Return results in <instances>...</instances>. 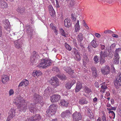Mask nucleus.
<instances>
[{"mask_svg": "<svg viewBox=\"0 0 121 121\" xmlns=\"http://www.w3.org/2000/svg\"><path fill=\"white\" fill-rule=\"evenodd\" d=\"M114 83L116 86H121V73L118 76L117 78L114 82Z\"/></svg>", "mask_w": 121, "mask_h": 121, "instance_id": "2eb2a0df", "label": "nucleus"}, {"mask_svg": "<svg viewBox=\"0 0 121 121\" xmlns=\"http://www.w3.org/2000/svg\"><path fill=\"white\" fill-rule=\"evenodd\" d=\"M51 64L50 60L43 59L41 60V63L39 64L37 67L40 68L46 69L50 66Z\"/></svg>", "mask_w": 121, "mask_h": 121, "instance_id": "f03ea898", "label": "nucleus"}, {"mask_svg": "<svg viewBox=\"0 0 121 121\" xmlns=\"http://www.w3.org/2000/svg\"><path fill=\"white\" fill-rule=\"evenodd\" d=\"M60 103L62 106L65 107L68 106L69 104L68 102L64 99L62 100L60 102Z\"/></svg>", "mask_w": 121, "mask_h": 121, "instance_id": "bb28decb", "label": "nucleus"}, {"mask_svg": "<svg viewBox=\"0 0 121 121\" xmlns=\"http://www.w3.org/2000/svg\"><path fill=\"white\" fill-rule=\"evenodd\" d=\"M39 55L35 51L33 52L32 55L30 57V61L33 63H36L39 59Z\"/></svg>", "mask_w": 121, "mask_h": 121, "instance_id": "20e7f679", "label": "nucleus"}, {"mask_svg": "<svg viewBox=\"0 0 121 121\" xmlns=\"http://www.w3.org/2000/svg\"><path fill=\"white\" fill-rule=\"evenodd\" d=\"M82 86L81 84H77L75 88V91L76 92H77L80 91V90L82 88Z\"/></svg>", "mask_w": 121, "mask_h": 121, "instance_id": "cd10ccee", "label": "nucleus"}, {"mask_svg": "<svg viewBox=\"0 0 121 121\" xmlns=\"http://www.w3.org/2000/svg\"><path fill=\"white\" fill-rule=\"evenodd\" d=\"M74 70L70 67V69L68 70V72H67L70 75H72L74 73Z\"/></svg>", "mask_w": 121, "mask_h": 121, "instance_id": "ea45409f", "label": "nucleus"}, {"mask_svg": "<svg viewBox=\"0 0 121 121\" xmlns=\"http://www.w3.org/2000/svg\"><path fill=\"white\" fill-rule=\"evenodd\" d=\"M15 110L13 108H12L10 110L7 121H9L12 119L15 116Z\"/></svg>", "mask_w": 121, "mask_h": 121, "instance_id": "ddd939ff", "label": "nucleus"}, {"mask_svg": "<svg viewBox=\"0 0 121 121\" xmlns=\"http://www.w3.org/2000/svg\"><path fill=\"white\" fill-rule=\"evenodd\" d=\"M16 101L15 103L17 108L19 109V111L25 112L27 109V104L25 103V101L21 99V98H16Z\"/></svg>", "mask_w": 121, "mask_h": 121, "instance_id": "f257e3e1", "label": "nucleus"}, {"mask_svg": "<svg viewBox=\"0 0 121 121\" xmlns=\"http://www.w3.org/2000/svg\"><path fill=\"white\" fill-rule=\"evenodd\" d=\"M112 36L113 37L115 38H117L118 37V36L117 35L115 34H112Z\"/></svg>", "mask_w": 121, "mask_h": 121, "instance_id": "774afa93", "label": "nucleus"}, {"mask_svg": "<svg viewBox=\"0 0 121 121\" xmlns=\"http://www.w3.org/2000/svg\"><path fill=\"white\" fill-rule=\"evenodd\" d=\"M60 78L61 79L63 80H66L67 79L65 75L61 76Z\"/></svg>", "mask_w": 121, "mask_h": 121, "instance_id": "603ef678", "label": "nucleus"}, {"mask_svg": "<svg viewBox=\"0 0 121 121\" xmlns=\"http://www.w3.org/2000/svg\"><path fill=\"white\" fill-rule=\"evenodd\" d=\"M104 32L105 34H112L114 33L113 31L109 30H105L104 31Z\"/></svg>", "mask_w": 121, "mask_h": 121, "instance_id": "e433bc0d", "label": "nucleus"}, {"mask_svg": "<svg viewBox=\"0 0 121 121\" xmlns=\"http://www.w3.org/2000/svg\"><path fill=\"white\" fill-rule=\"evenodd\" d=\"M34 101L35 104L41 103L43 100V97L37 94H35L34 95Z\"/></svg>", "mask_w": 121, "mask_h": 121, "instance_id": "1a4fd4ad", "label": "nucleus"}, {"mask_svg": "<svg viewBox=\"0 0 121 121\" xmlns=\"http://www.w3.org/2000/svg\"><path fill=\"white\" fill-rule=\"evenodd\" d=\"M83 39V36L82 33H80L77 35V39L78 42H82Z\"/></svg>", "mask_w": 121, "mask_h": 121, "instance_id": "a878e982", "label": "nucleus"}, {"mask_svg": "<svg viewBox=\"0 0 121 121\" xmlns=\"http://www.w3.org/2000/svg\"><path fill=\"white\" fill-rule=\"evenodd\" d=\"M79 104L81 105L86 104L87 102L86 101V99L85 98H83L80 100L79 102Z\"/></svg>", "mask_w": 121, "mask_h": 121, "instance_id": "c85d7f7f", "label": "nucleus"}, {"mask_svg": "<svg viewBox=\"0 0 121 121\" xmlns=\"http://www.w3.org/2000/svg\"><path fill=\"white\" fill-rule=\"evenodd\" d=\"M24 9L18 7L17 9V11L20 14L23 13L24 11Z\"/></svg>", "mask_w": 121, "mask_h": 121, "instance_id": "f704fd0d", "label": "nucleus"}, {"mask_svg": "<svg viewBox=\"0 0 121 121\" xmlns=\"http://www.w3.org/2000/svg\"><path fill=\"white\" fill-rule=\"evenodd\" d=\"M107 109L108 110H115L116 109V108L115 107H111V108H107Z\"/></svg>", "mask_w": 121, "mask_h": 121, "instance_id": "6e6d98bb", "label": "nucleus"}, {"mask_svg": "<svg viewBox=\"0 0 121 121\" xmlns=\"http://www.w3.org/2000/svg\"><path fill=\"white\" fill-rule=\"evenodd\" d=\"M57 109L56 106L55 104L51 105L49 106V109L47 110L46 111L47 115L49 116H52L53 113L56 112Z\"/></svg>", "mask_w": 121, "mask_h": 121, "instance_id": "7ed1b4c3", "label": "nucleus"}, {"mask_svg": "<svg viewBox=\"0 0 121 121\" xmlns=\"http://www.w3.org/2000/svg\"><path fill=\"white\" fill-rule=\"evenodd\" d=\"M85 92L86 93L89 94L90 92H92L91 90L87 86H86L85 89Z\"/></svg>", "mask_w": 121, "mask_h": 121, "instance_id": "72a5a7b5", "label": "nucleus"}, {"mask_svg": "<svg viewBox=\"0 0 121 121\" xmlns=\"http://www.w3.org/2000/svg\"><path fill=\"white\" fill-rule=\"evenodd\" d=\"M110 95V93H107L105 95V98H106V97H109Z\"/></svg>", "mask_w": 121, "mask_h": 121, "instance_id": "69168bd1", "label": "nucleus"}, {"mask_svg": "<svg viewBox=\"0 0 121 121\" xmlns=\"http://www.w3.org/2000/svg\"><path fill=\"white\" fill-rule=\"evenodd\" d=\"M119 50V48L116 49L114 53V57L113 60V62L115 64H118L119 63L120 57L118 54V52Z\"/></svg>", "mask_w": 121, "mask_h": 121, "instance_id": "423d86ee", "label": "nucleus"}, {"mask_svg": "<svg viewBox=\"0 0 121 121\" xmlns=\"http://www.w3.org/2000/svg\"><path fill=\"white\" fill-rule=\"evenodd\" d=\"M79 20H77V22L76 23L75 26V31L76 32H77L79 31L80 30V26L79 25Z\"/></svg>", "mask_w": 121, "mask_h": 121, "instance_id": "393cba45", "label": "nucleus"}, {"mask_svg": "<svg viewBox=\"0 0 121 121\" xmlns=\"http://www.w3.org/2000/svg\"><path fill=\"white\" fill-rule=\"evenodd\" d=\"M41 119V117L39 114H36L32 116L30 118L28 119L25 121H39Z\"/></svg>", "mask_w": 121, "mask_h": 121, "instance_id": "f8f14e48", "label": "nucleus"}, {"mask_svg": "<svg viewBox=\"0 0 121 121\" xmlns=\"http://www.w3.org/2000/svg\"><path fill=\"white\" fill-rule=\"evenodd\" d=\"M73 121H78L81 119L82 115L81 113L76 111L72 115Z\"/></svg>", "mask_w": 121, "mask_h": 121, "instance_id": "39448f33", "label": "nucleus"}, {"mask_svg": "<svg viewBox=\"0 0 121 121\" xmlns=\"http://www.w3.org/2000/svg\"><path fill=\"white\" fill-rule=\"evenodd\" d=\"M51 29L54 30V33L56 34V35H57V30L55 27L54 26L53 27L51 28Z\"/></svg>", "mask_w": 121, "mask_h": 121, "instance_id": "49530a36", "label": "nucleus"}, {"mask_svg": "<svg viewBox=\"0 0 121 121\" xmlns=\"http://www.w3.org/2000/svg\"><path fill=\"white\" fill-rule=\"evenodd\" d=\"M91 69L92 72L96 71L95 68L94 67H92Z\"/></svg>", "mask_w": 121, "mask_h": 121, "instance_id": "0e129e2a", "label": "nucleus"}, {"mask_svg": "<svg viewBox=\"0 0 121 121\" xmlns=\"http://www.w3.org/2000/svg\"><path fill=\"white\" fill-rule=\"evenodd\" d=\"M94 61L96 62V63H97L99 61V57H98L97 56H95L94 57Z\"/></svg>", "mask_w": 121, "mask_h": 121, "instance_id": "4c0bfd02", "label": "nucleus"}, {"mask_svg": "<svg viewBox=\"0 0 121 121\" xmlns=\"http://www.w3.org/2000/svg\"><path fill=\"white\" fill-rule=\"evenodd\" d=\"M75 3V0H71L70 1V4L71 6L74 5Z\"/></svg>", "mask_w": 121, "mask_h": 121, "instance_id": "37998d69", "label": "nucleus"}, {"mask_svg": "<svg viewBox=\"0 0 121 121\" xmlns=\"http://www.w3.org/2000/svg\"><path fill=\"white\" fill-rule=\"evenodd\" d=\"M75 81L74 80L71 81L70 83H67L65 85V87L68 90L74 84Z\"/></svg>", "mask_w": 121, "mask_h": 121, "instance_id": "4be33fe9", "label": "nucleus"}, {"mask_svg": "<svg viewBox=\"0 0 121 121\" xmlns=\"http://www.w3.org/2000/svg\"><path fill=\"white\" fill-rule=\"evenodd\" d=\"M80 55V53L75 55L74 57L76 60L79 61L81 60V57Z\"/></svg>", "mask_w": 121, "mask_h": 121, "instance_id": "c756f323", "label": "nucleus"}, {"mask_svg": "<svg viewBox=\"0 0 121 121\" xmlns=\"http://www.w3.org/2000/svg\"><path fill=\"white\" fill-rule=\"evenodd\" d=\"M23 84L25 86H27L29 83V82L26 79H25L23 80Z\"/></svg>", "mask_w": 121, "mask_h": 121, "instance_id": "a19ab883", "label": "nucleus"}, {"mask_svg": "<svg viewBox=\"0 0 121 121\" xmlns=\"http://www.w3.org/2000/svg\"><path fill=\"white\" fill-rule=\"evenodd\" d=\"M73 52L74 54L75 55L77 54H79L80 53L78 52V50L76 49L75 48H74L73 49Z\"/></svg>", "mask_w": 121, "mask_h": 121, "instance_id": "79ce46f5", "label": "nucleus"}, {"mask_svg": "<svg viewBox=\"0 0 121 121\" xmlns=\"http://www.w3.org/2000/svg\"><path fill=\"white\" fill-rule=\"evenodd\" d=\"M73 41L74 45L76 46H77V44L76 40L75 39H73Z\"/></svg>", "mask_w": 121, "mask_h": 121, "instance_id": "bf43d9fd", "label": "nucleus"}, {"mask_svg": "<svg viewBox=\"0 0 121 121\" xmlns=\"http://www.w3.org/2000/svg\"><path fill=\"white\" fill-rule=\"evenodd\" d=\"M95 35L96 37L98 38H100L101 36L99 34L97 33H95Z\"/></svg>", "mask_w": 121, "mask_h": 121, "instance_id": "e2e57ef3", "label": "nucleus"}, {"mask_svg": "<svg viewBox=\"0 0 121 121\" xmlns=\"http://www.w3.org/2000/svg\"><path fill=\"white\" fill-rule=\"evenodd\" d=\"M10 80L9 77L8 75L4 74L2 77L1 81L3 84H6Z\"/></svg>", "mask_w": 121, "mask_h": 121, "instance_id": "4468645a", "label": "nucleus"}, {"mask_svg": "<svg viewBox=\"0 0 121 121\" xmlns=\"http://www.w3.org/2000/svg\"><path fill=\"white\" fill-rule=\"evenodd\" d=\"M101 71L103 74H108L110 72V68L108 66L106 65L102 68Z\"/></svg>", "mask_w": 121, "mask_h": 121, "instance_id": "9d476101", "label": "nucleus"}, {"mask_svg": "<svg viewBox=\"0 0 121 121\" xmlns=\"http://www.w3.org/2000/svg\"><path fill=\"white\" fill-rule=\"evenodd\" d=\"M50 82L53 87L56 88L59 85V82L56 77H54L52 78L50 80Z\"/></svg>", "mask_w": 121, "mask_h": 121, "instance_id": "0eeeda50", "label": "nucleus"}, {"mask_svg": "<svg viewBox=\"0 0 121 121\" xmlns=\"http://www.w3.org/2000/svg\"><path fill=\"white\" fill-rule=\"evenodd\" d=\"M101 49L102 50H104L105 48V46L103 44H101Z\"/></svg>", "mask_w": 121, "mask_h": 121, "instance_id": "4d7b16f0", "label": "nucleus"}, {"mask_svg": "<svg viewBox=\"0 0 121 121\" xmlns=\"http://www.w3.org/2000/svg\"><path fill=\"white\" fill-rule=\"evenodd\" d=\"M99 55L100 58H105L108 56L109 53L106 50L104 51H101L99 52Z\"/></svg>", "mask_w": 121, "mask_h": 121, "instance_id": "f3484780", "label": "nucleus"}, {"mask_svg": "<svg viewBox=\"0 0 121 121\" xmlns=\"http://www.w3.org/2000/svg\"><path fill=\"white\" fill-rule=\"evenodd\" d=\"M60 96L59 95L53 94L51 97L50 100L52 103L56 102L60 100Z\"/></svg>", "mask_w": 121, "mask_h": 121, "instance_id": "9b49d317", "label": "nucleus"}, {"mask_svg": "<svg viewBox=\"0 0 121 121\" xmlns=\"http://www.w3.org/2000/svg\"><path fill=\"white\" fill-rule=\"evenodd\" d=\"M95 85L96 87L97 88H99V86L98 82H96L95 83Z\"/></svg>", "mask_w": 121, "mask_h": 121, "instance_id": "680f3d73", "label": "nucleus"}, {"mask_svg": "<svg viewBox=\"0 0 121 121\" xmlns=\"http://www.w3.org/2000/svg\"><path fill=\"white\" fill-rule=\"evenodd\" d=\"M56 3V7L57 8H59L60 6L59 4V3L58 2V0H55Z\"/></svg>", "mask_w": 121, "mask_h": 121, "instance_id": "13d9d810", "label": "nucleus"}, {"mask_svg": "<svg viewBox=\"0 0 121 121\" xmlns=\"http://www.w3.org/2000/svg\"><path fill=\"white\" fill-rule=\"evenodd\" d=\"M104 58H101L100 57V63L101 65L103 64L105 61L104 59Z\"/></svg>", "mask_w": 121, "mask_h": 121, "instance_id": "c03bdc74", "label": "nucleus"}, {"mask_svg": "<svg viewBox=\"0 0 121 121\" xmlns=\"http://www.w3.org/2000/svg\"><path fill=\"white\" fill-rule=\"evenodd\" d=\"M8 5L7 3L4 1L1 0L0 1V8L4 9L8 8Z\"/></svg>", "mask_w": 121, "mask_h": 121, "instance_id": "a211bd4d", "label": "nucleus"}, {"mask_svg": "<svg viewBox=\"0 0 121 121\" xmlns=\"http://www.w3.org/2000/svg\"><path fill=\"white\" fill-rule=\"evenodd\" d=\"M49 89L48 88L46 89L44 91V93H46L47 94H49L50 91H49Z\"/></svg>", "mask_w": 121, "mask_h": 121, "instance_id": "052dcab7", "label": "nucleus"}, {"mask_svg": "<svg viewBox=\"0 0 121 121\" xmlns=\"http://www.w3.org/2000/svg\"><path fill=\"white\" fill-rule=\"evenodd\" d=\"M35 104H31L29 106V107L30 111L31 112L34 113L35 111H36V109L35 108Z\"/></svg>", "mask_w": 121, "mask_h": 121, "instance_id": "5701e85b", "label": "nucleus"}, {"mask_svg": "<svg viewBox=\"0 0 121 121\" xmlns=\"http://www.w3.org/2000/svg\"><path fill=\"white\" fill-rule=\"evenodd\" d=\"M109 111L108 112V113L109 114L110 113H111L112 116H114V118H114L115 116V114L114 112L112 111H111L110 110H109Z\"/></svg>", "mask_w": 121, "mask_h": 121, "instance_id": "de8ad7c7", "label": "nucleus"}, {"mask_svg": "<svg viewBox=\"0 0 121 121\" xmlns=\"http://www.w3.org/2000/svg\"><path fill=\"white\" fill-rule=\"evenodd\" d=\"M65 48L68 50L70 51L71 50L72 48L69 45L66 43H65Z\"/></svg>", "mask_w": 121, "mask_h": 121, "instance_id": "58836bf2", "label": "nucleus"}, {"mask_svg": "<svg viewBox=\"0 0 121 121\" xmlns=\"http://www.w3.org/2000/svg\"><path fill=\"white\" fill-rule=\"evenodd\" d=\"M92 46L93 48H95L97 46V45L95 41L93 40L91 42Z\"/></svg>", "mask_w": 121, "mask_h": 121, "instance_id": "473e14b6", "label": "nucleus"}, {"mask_svg": "<svg viewBox=\"0 0 121 121\" xmlns=\"http://www.w3.org/2000/svg\"><path fill=\"white\" fill-rule=\"evenodd\" d=\"M23 85H24L23 83V80H22L21 81V82L20 83L19 86H22Z\"/></svg>", "mask_w": 121, "mask_h": 121, "instance_id": "338daca9", "label": "nucleus"}, {"mask_svg": "<svg viewBox=\"0 0 121 121\" xmlns=\"http://www.w3.org/2000/svg\"><path fill=\"white\" fill-rule=\"evenodd\" d=\"M64 69L66 72H68V70L70 69L69 67H64Z\"/></svg>", "mask_w": 121, "mask_h": 121, "instance_id": "5fc2aeb1", "label": "nucleus"}, {"mask_svg": "<svg viewBox=\"0 0 121 121\" xmlns=\"http://www.w3.org/2000/svg\"><path fill=\"white\" fill-rule=\"evenodd\" d=\"M72 22L70 19L67 18L64 20V25L65 27H70Z\"/></svg>", "mask_w": 121, "mask_h": 121, "instance_id": "aec40b11", "label": "nucleus"}, {"mask_svg": "<svg viewBox=\"0 0 121 121\" xmlns=\"http://www.w3.org/2000/svg\"><path fill=\"white\" fill-rule=\"evenodd\" d=\"M60 32L61 35L63 36L66 37V33L64 30L62 28L60 29Z\"/></svg>", "mask_w": 121, "mask_h": 121, "instance_id": "c9c22d12", "label": "nucleus"}, {"mask_svg": "<svg viewBox=\"0 0 121 121\" xmlns=\"http://www.w3.org/2000/svg\"><path fill=\"white\" fill-rule=\"evenodd\" d=\"M92 74L95 77H96L97 76V73L96 71L92 72Z\"/></svg>", "mask_w": 121, "mask_h": 121, "instance_id": "3c124183", "label": "nucleus"}, {"mask_svg": "<svg viewBox=\"0 0 121 121\" xmlns=\"http://www.w3.org/2000/svg\"><path fill=\"white\" fill-rule=\"evenodd\" d=\"M14 93V91L12 89H10L9 91V96H10L13 95Z\"/></svg>", "mask_w": 121, "mask_h": 121, "instance_id": "a18cd8bd", "label": "nucleus"}, {"mask_svg": "<svg viewBox=\"0 0 121 121\" xmlns=\"http://www.w3.org/2000/svg\"><path fill=\"white\" fill-rule=\"evenodd\" d=\"M48 10L50 15L52 17L54 16L55 12L51 5H50L48 7Z\"/></svg>", "mask_w": 121, "mask_h": 121, "instance_id": "6ab92c4d", "label": "nucleus"}, {"mask_svg": "<svg viewBox=\"0 0 121 121\" xmlns=\"http://www.w3.org/2000/svg\"><path fill=\"white\" fill-rule=\"evenodd\" d=\"M52 70L53 71H56L57 72L59 70V69L57 67H55L52 68Z\"/></svg>", "mask_w": 121, "mask_h": 121, "instance_id": "864d4df0", "label": "nucleus"}, {"mask_svg": "<svg viewBox=\"0 0 121 121\" xmlns=\"http://www.w3.org/2000/svg\"><path fill=\"white\" fill-rule=\"evenodd\" d=\"M71 111L69 110H67L62 112L60 114L61 117L63 118H69L71 115Z\"/></svg>", "mask_w": 121, "mask_h": 121, "instance_id": "6e6552de", "label": "nucleus"}, {"mask_svg": "<svg viewBox=\"0 0 121 121\" xmlns=\"http://www.w3.org/2000/svg\"><path fill=\"white\" fill-rule=\"evenodd\" d=\"M87 113H88V116L90 119H91L93 118L94 116L93 115V114L91 111L90 110H88Z\"/></svg>", "mask_w": 121, "mask_h": 121, "instance_id": "7c9ffc66", "label": "nucleus"}, {"mask_svg": "<svg viewBox=\"0 0 121 121\" xmlns=\"http://www.w3.org/2000/svg\"><path fill=\"white\" fill-rule=\"evenodd\" d=\"M71 18L72 21L74 22H76V18L75 16V14L74 13H72L71 15Z\"/></svg>", "mask_w": 121, "mask_h": 121, "instance_id": "2f4dec72", "label": "nucleus"}, {"mask_svg": "<svg viewBox=\"0 0 121 121\" xmlns=\"http://www.w3.org/2000/svg\"><path fill=\"white\" fill-rule=\"evenodd\" d=\"M106 115L105 114H104L102 117V121H107L106 118Z\"/></svg>", "mask_w": 121, "mask_h": 121, "instance_id": "09e8293b", "label": "nucleus"}, {"mask_svg": "<svg viewBox=\"0 0 121 121\" xmlns=\"http://www.w3.org/2000/svg\"><path fill=\"white\" fill-rule=\"evenodd\" d=\"M100 85H101V88H99L100 92L102 93H104L108 88L107 84L105 82H104L102 83Z\"/></svg>", "mask_w": 121, "mask_h": 121, "instance_id": "dca6fc26", "label": "nucleus"}, {"mask_svg": "<svg viewBox=\"0 0 121 121\" xmlns=\"http://www.w3.org/2000/svg\"><path fill=\"white\" fill-rule=\"evenodd\" d=\"M81 42H78V44L80 46L81 48L82 49H83L84 48V47Z\"/></svg>", "mask_w": 121, "mask_h": 121, "instance_id": "8fccbe9b", "label": "nucleus"}, {"mask_svg": "<svg viewBox=\"0 0 121 121\" xmlns=\"http://www.w3.org/2000/svg\"><path fill=\"white\" fill-rule=\"evenodd\" d=\"M14 44L15 47L19 49L21 47L22 43L21 41L18 40L14 41Z\"/></svg>", "mask_w": 121, "mask_h": 121, "instance_id": "412c9836", "label": "nucleus"}, {"mask_svg": "<svg viewBox=\"0 0 121 121\" xmlns=\"http://www.w3.org/2000/svg\"><path fill=\"white\" fill-rule=\"evenodd\" d=\"M42 74V72L39 70H36L35 72H34L32 73V75L34 77L36 76H39Z\"/></svg>", "mask_w": 121, "mask_h": 121, "instance_id": "b1692460", "label": "nucleus"}]
</instances>
